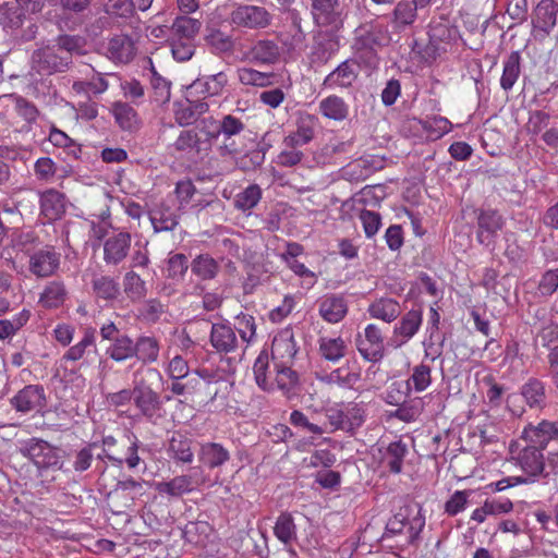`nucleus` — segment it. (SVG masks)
Returning <instances> with one entry per match:
<instances>
[{"label": "nucleus", "mask_w": 558, "mask_h": 558, "mask_svg": "<svg viewBox=\"0 0 558 558\" xmlns=\"http://www.w3.org/2000/svg\"><path fill=\"white\" fill-rule=\"evenodd\" d=\"M161 373L154 367H140L133 373L134 405L148 421L162 417L163 402L160 395L151 388L154 380H161Z\"/></svg>", "instance_id": "1"}, {"label": "nucleus", "mask_w": 558, "mask_h": 558, "mask_svg": "<svg viewBox=\"0 0 558 558\" xmlns=\"http://www.w3.org/2000/svg\"><path fill=\"white\" fill-rule=\"evenodd\" d=\"M40 116V111L34 102L27 98L12 93L0 96L1 122L13 130L28 133Z\"/></svg>", "instance_id": "2"}, {"label": "nucleus", "mask_w": 558, "mask_h": 558, "mask_svg": "<svg viewBox=\"0 0 558 558\" xmlns=\"http://www.w3.org/2000/svg\"><path fill=\"white\" fill-rule=\"evenodd\" d=\"M217 134H221L217 153L222 158H235L248 148L247 142L252 144L255 142L246 124L233 114H225L218 120Z\"/></svg>", "instance_id": "3"}, {"label": "nucleus", "mask_w": 558, "mask_h": 558, "mask_svg": "<svg viewBox=\"0 0 558 558\" xmlns=\"http://www.w3.org/2000/svg\"><path fill=\"white\" fill-rule=\"evenodd\" d=\"M409 515V507L400 509L398 513L388 520L381 539L390 541L396 537H401V546L416 544L425 526V517L422 514L421 507L413 518L410 519Z\"/></svg>", "instance_id": "4"}, {"label": "nucleus", "mask_w": 558, "mask_h": 558, "mask_svg": "<svg viewBox=\"0 0 558 558\" xmlns=\"http://www.w3.org/2000/svg\"><path fill=\"white\" fill-rule=\"evenodd\" d=\"M544 448L539 445H525L515 442L510 446L511 458L525 476H514L515 483L531 484L539 477L546 476Z\"/></svg>", "instance_id": "5"}, {"label": "nucleus", "mask_w": 558, "mask_h": 558, "mask_svg": "<svg viewBox=\"0 0 558 558\" xmlns=\"http://www.w3.org/2000/svg\"><path fill=\"white\" fill-rule=\"evenodd\" d=\"M0 25L15 40L25 43L36 37L38 26L16 2L0 3Z\"/></svg>", "instance_id": "6"}, {"label": "nucleus", "mask_w": 558, "mask_h": 558, "mask_svg": "<svg viewBox=\"0 0 558 558\" xmlns=\"http://www.w3.org/2000/svg\"><path fill=\"white\" fill-rule=\"evenodd\" d=\"M348 5L341 0H311V14L315 25L331 33L340 32L348 17Z\"/></svg>", "instance_id": "7"}, {"label": "nucleus", "mask_w": 558, "mask_h": 558, "mask_svg": "<svg viewBox=\"0 0 558 558\" xmlns=\"http://www.w3.org/2000/svg\"><path fill=\"white\" fill-rule=\"evenodd\" d=\"M20 453L31 460L38 470L63 469L59 449L40 438H31L19 448Z\"/></svg>", "instance_id": "8"}, {"label": "nucleus", "mask_w": 558, "mask_h": 558, "mask_svg": "<svg viewBox=\"0 0 558 558\" xmlns=\"http://www.w3.org/2000/svg\"><path fill=\"white\" fill-rule=\"evenodd\" d=\"M71 64L69 53H59L51 44L38 47L32 52L31 69L39 75H53L65 72Z\"/></svg>", "instance_id": "9"}, {"label": "nucleus", "mask_w": 558, "mask_h": 558, "mask_svg": "<svg viewBox=\"0 0 558 558\" xmlns=\"http://www.w3.org/2000/svg\"><path fill=\"white\" fill-rule=\"evenodd\" d=\"M271 21L272 15L269 11L255 4H239L230 14L231 24L247 29L266 28L271 24Z\"/></svg>", "instance_id": "10"}, {"label": "nucleus", "mask_w": 558, "mask_h": 558, "mask_svg": "<svg viewBox=\"0 0 558 558\" xmlns=\"http://www.w3.org/2000/svg\"><path fill=\"white\" fill-rule=\"evenodd\" d=\"M477 232L476 239L480 244L494 248L498 232L502 230L506 220L502 215L492 208H482L476 211Z\"/></svg>", "instance_id": "11"}, {"label": "nucleus", "mask_w": 558, "mask_h": 558, "mask_svg": "<svg viewBox=\"0 0 558 558\" xmlns=\"http://www.w3.org/2000/svg\"><path fill=\"white\" fill-rule=\"evenodd\" d=\"M356 348L364 360L368 362H378L384 357V338L380 329L369 324L364 330V336L356 338Z\"/></svg>", "instance_id": "12"}, {"label": "nucleus", "mask_w": 558, "mask_h": 558, "mask_svg": "<svg viewBox=\"0 0 558 558\" xmlns=\"http://www.w3.org/2000/svg\"><path fill=\"white\" fill-rule=\"evenodd\" d=\"M359 72V62L355 59H347L325 77L323 86L330 89L352 87Z\"/></svg>", "instance_id": "13"}, {"label": "nucleus", "mask_w": 558, "mask_h": 558, "mask_svg": "<svg viewBox=\"0 0 558 558\" xmlns=\"http://www.w3.org/2000/svg\"><path fill=\"white\" fill-rule=\"evenodd\" d=\"M98 448L97 442H89L80 448L72 449L68 453L69 468L62 469L64 472H73L76 475H82L87 472L96 459H102V453L95 454V450Z\"/></svg>", "instance_id": "14"}, {"label": "nucleus", "mask_w": 558, "mask_h": 558, "mask_svg": "<svg viewBox=\"0 0 558 558\" xmlns=\"http://www.w3.org/2000/svg\"><path fill=\"white\" fill-rule=\"evenodd\" d=\"M11 404L22 413L39 411L46 404L45 390L39 385L25 386L11 399Z\"/></svg>", "instance_id": "15"}, {"label": "nucleus", "mask_w": 558, "mask_h": 558, "mask_svg": "<svg viewBox=\"0 0 558 558\" xmlns=\"http://www.w3.org/2000/svg\"><path fill=\"white\" fill-rule=\"evenodd\" d=\"M60 265V254L52 246H45L29 257V271L37 277L53 275Z\"/></svg>", "instance_id": "16"}, {"label": "nucleus", "mask_w": 558, "mask_h": 558, "mask_svg": "<svg viewBox=\"0 0 558 558\" xmlns=\"http://www.w3.org/2000/svg\"><path fill=\"white\" fill-rule=\"evenodd\" d=\"M148 216L156 233L172 231L179 225L180 208H173L166 202H161L149 210Z\"/></svg>", "instance_id": "17"}, {"label": "nucleus", "mask_w": 558, "mask_h": 558, "mask_svg": "<svg viewBox=\"0 0 558 558\" xmlns=\"http://www.w3.org/2000/svg\"><path fill=\"white\" fill-rule=\"evenodd\" d=\"M131 241L132 238L129 232L110 235L104 243V262L107 265H119L128 256Z\"/></svg>", "instance_id": "18"}, {"label": "nucleus", "mask_w": 558, "mask_h": 558, "mask_svg": "<svg viewBox=\"0 0 558 558\" xmlns=\"http://www.w3.org/2000/svg\"><path fill=\"white\" fill-rule=\"evenodd\" d=\"M318 313L329 324L341 322L348 313V302L339 294H327L318 301Z\"/></svg>", "instance_id": "19"}, {"label": "nucleus", "mask_w": 558, "mask_h": 558, "mask_svg": "<svg viewBox=\"0 0 558 558\" xmlns=\"http://www.w3.org/2000/svg\"><path fill=\"white\" fill-rule=\"evenodd\" d=\"M423 322V312L421 308H413L407 312L400 322L393 328V338L400 347L411 340L418 331Z\"/></svg>", "instance_id": "20"}, {"label": "nucleus", "mask_w": 558, "mask_h": 558, "mask_svg": "<svg viewBox=\"0 0 558 558\" xmlns=\"http://www.w3.org/2000/svg\"><path fill=\"white\" fill-rule=\"evenodd\" d=\"M381 168V161L367 156L348 163L341 169V175L348 181H364Z\"/></svg>", "instance_id": "21"}, {"label": "nucleus", "mask_w": 558, "mask_h": 558, "mask_svg": "<svg viewBox=\"0 0 558 558\" xmlns=\"http://www.w3.org/2000/svg\"><path fill=\"white\" fill-rule=\"evenodd\" d=\"M558 3L555 0H541L533 11L532 24L549 34L557 23Z\"/></svg>", "instance_id": "22"}, {"label": "nucleus", "mask_w": 558, "mask_h": 558, "mask_svg": "<svg viewBox=\"0 0 558 558\" xmlns=\"http://www.w3.org/2000/svg\"><path fill=\"white\" fill-rule=\"evenodd\" d=\"M210 343L219 353H231L238 348V338L233 328L227 324H213Z\"/></svg>", "instance_id": "23"}, {"label": "nucleus", "mask_w": 558, "mask_h": 558, "mask_svg": "<svg viewBox=\"0 0 558 558\" xmlns=\"http://www.w3.org/2000/svg\"><path fill=\"white\" fill-rule=\"evenodd\" d=\"M384 32L383 27L373 22L361 24L354 31V47H360L361 49L366 48H375L377 49L383 45L384 40Z\"/></svg>", "instance_id": "24"}, {"label": "nucleus", "mask_w": 558, "mask_h": 558, "mask_svg": "<svg viewBox=\"0 0 558 558\" xmlns=\"http://www.w3.org/2000/svg\"><path fill=\"white\" fill-rule=\"evenodd\" d=\"M136 54L134 40L124 34L113 36L108 44L109 58L119 63H129Z\"/></svg>", "instance_id": "25"}, {"label": "nucleus", "mask_w": 558, "mask_h": 558, "mask_svg": "<svg viewBox=\"0 0 558 558\" xmlns=\"http://www.w3.org/2000/svg\"><path fill=\"white\" fill-rule=\"evenodd\" d=\"M160 341L153 335H141L134 341L133 357L144 365L156 363L159 359Z\"/></svg>", "instance_id": "26"}, {"label": "nucleus", "mask_w": 558, "mask_h": 558, "mask_svg": "<svg viewBox=\"0 0 558 558\" xmlns=\"http://www.w3.org/2000/svg\"><path fill=\"white\" fill-rule=\"evenodd\" d=\"M40 213L49 221L60 219L65 213V196L57 190H47L40 195Z\"/></svg>", "instance_id": "27"}, {"label": "nucleus", "mask_w": 558, "mask_h": 558, "mask_svg": "<svg viewBox=\"0 0 558 558\" xmlns=\"http://www.w3.org/2000/svg\"><path fill=\"white\" fill-rule=\"evenodd\" d=\"M558 421L543 420L537 425L530 424L522 433L526 441L539 445L546 449L550 440H554Z\"/></svg>", "instance_id": "28"}, {"label": "nucleus", "mask_w": 558, "mask_h": 558, "mask_svg": "<svg viewBox=\"0 0 558 558\" xmlns=\"http://www.w3.org/2000/svg\"><path fill=\"white\" fill-rule=\"evenodd\" d=\"M90 284L92 293L96 300L112 302L120 295V284L111 276L94 275Z\"/></svg>", "instance_id": "29"}, {"label": "nucleus", "mask_w": 558, "mask_h": 558, "mask_svg": "<svg viewBox=\"0 0 558 558\" xmlns=\"http://www.w3.org/2000/svg\"><path fill=\"white\" fill-rule=\"evenodd\" d=\"M296 344L292 333L283 332L276 336L271 344V357L274 364L278 363H291L296 354Z\"/></svg>", "instance_id": "30"}, {"label": "nucleus", "mask_w": 558, "mask_h": 558, "mask_svg": "<svg viewBox=\"0 0 558 558\" xmlns=\"http://www.w3.org/2000/svg\"><path fill=\"white\" fill-rule=\"evenodd\" d=\"M198 457L205 466L216 469L230 460V452L221 444L205 442L201 446Z\"/></svg>", "instance_id": "31"}, {"label": "nucleus", "mask_w": 558, "mask_h": 558, "mask_svg": "<svg viewBox=\"0 0 558 558\" xmlns=\"http://www.w3.org/2000/svg\"><path fill=\"white\" fill-rule=\"evenodd\" d=\"M348 344L341 337H320L318 339V353L322 359L330 363H338L345 356Z\"/></svg>", "instance_id": "32"}, {"label": "nucleus", "mask_w": 558, "mask_h": 558, "mask_svg": "<svg viewBox=\"0 0 558 558\" xmlns=\"http://www.w3.org/2000/svg\"><path fill=\"white\" fill-rule=\"evenodd\" d=\"M276 369L275 387L283 392L288 398L295 395V388L299 384V374L293 371L290 363H276L274 364Z\"/></svg>", "instance_id": "33"}, {"label": "nucleus", "mask_w": 558, "mask_h": 558, "mask_svg": "<svg viewBox=\"0 0 558 558\" xmlns=\"http://www.w3.org/2000/svg\"><path fill=\"white\" fill-rule=\"evenodd\" d=\"M190 266L191 272L202 281L214 280L220 270L218 262L208 253L196 255Z\"/></svg>", "instance_id": "34"}, {"label": "nucleus", "mask_w": 558, "mask_h": 558, "mask_svg": "<svg viewBox=\"0 0 558 558\" xmlns=\"http://www.w3.org/2000/svg\"><path fill=\"white\" fill-rule=\"evenodd\" d=\"M252 60L263 64H274L280 57L279 46L270 39H259L250 49Z\"/></svg>", "instance_id": "35"}, {"label": "nucleus", "mask_w": 558, "mask_h": 558, "mask_svg": "<svg viewBox=\"0 0 558 558\" xmlns=\"http://www.w3.org/2000/svg\"><path fill=\"white\" fill-rule=\"evenodd\" d=\"M68 298V291L62 281H49L39 296V304L45 308H57Z\"/></svg>", "instance_id": "36"}, {"label": "nucleus", "mask_w": 558, "mask_h": 558, "mask_svg": "<svg viewBox=\"0 0 558 558\" xmlns=\"http://www.w3.org/2000/svg\"><path fill=\"white\" fill-rule=\"evenodd\" d=\"M368 313L373 318L391 323L401 314V306L393 299L381 298L369 305Z\"/></svg>", "instance_id": "37"}, {"label": "nucleus", "mask_w": 558, "mask_h": 558, "mask_svg": "<svg viewBox=\"0 0 558 558\" xmlns=\"http://www.w3.org/2000/svg\"><path fill=\"white\" fill-rule=\"evenodd\" d=\"M319 112L327 119L343 121L349 116V106L343 98L330 95L319 102Z\"/></svg>", "instance_id": "38"}, {"label": "nucleus", "mask_w": 558, "mask_h": 558, "mask_svg": "<svg viewBox=\"0 0 558 558\" xmlns=\"http://www.w3.org/2000/svg\"><path fill=\"white\" fill-rule=\"evenodd\" d=\"M322 383L337 385L341 388L351 389L361 379L360 373L350 369L349 366H341L328 374L319 376Z\"/></svg>", "instance_id": "39"}, {"label": "nucleus", "mask_w": 558, "mask_h": 558, "mask_svg": "<svg viewBox=\"0 0 558 558\" xmlns=\"http://www.w3.org/2000/svg\"><path fill=\"white\" fill-rule=\"evenodd\" d=\"M521 395L530 408L542 409L546 405L545 385L537 378H530L522 386Z\"/></svg>", "instance_id": "40"}, {"label": "nucleus", "mask_w": 558, "mask_h": 558, "mask_svg": "<svg viewBox=\"0 0 558 558\" xmlns=\"http://www.w3.org/2000/svg\"><path fill=\"white\" fill-rule=\"evenodd\" d=\"M134 341L126 335L122 333L119 338L114 339L107 348L106 355L112 361L122 363L133 357Z\"/></svg>", "instance_id": "41"}, {"label": "nucleus", "mask_w": 558, "mask_h": 558, "mask_svg": "<svg viewBox=\"0 0 558 558\" xmlns=\"http://www.w3.org/2000/svg\"><path fill=\"white\" fill-rule=\"evenodd\" d=\"M521 73V54L519 51H512L504 61L500 86L504 90H510L518 81Z\"/></svg>", "instance_id": "42"}, {"label": "nucleus", "mask_w": 558, "mask_h": 558, "mask_svg": "<svg viewBox=\"0 0 558 558\" xmlns=\"http://www.w3.org/2000/svg\"><path fill=\"white\" fill-rule=\"evenodd\" d=\"M408 453V447L401 440L392 441L388 445L383 462L390 472L399 474L402 471L403 460Z\"/></svg>", "instance_id": "43"}, {"label": "nucleus", "mask_w": 558, "mask_h": 558, "mask_svg": "<svg viewBox=\"0 0 558 558\" xmlns=\"http://www.w3.org/2000/svg\"><path fill=\"white\" fill-rule=\"evenodd\" d=\"M268 145L258 143L256 147L243 151L236 156V166L243 171H252L260 167L265 161V155Z\"/></svg>", "instance_id": "44"}, {"label": "nucleus", "mask_w": 558, "mask_h": 558, "mask_svg": "<svg viewBox=\"0 0 558 558\" xmlns=\"http://www.w3.org/2000/svg\"><path fill=\"white\" fill-rule=\"evenodd\" d=\"M205 144L206 142H202L198 132L191 129L182 131L173 146L178 151L201 154L202 151H205Z\"/></svg>", "instance_id": "45"}, {"label": "nucleus", "mask_w": 558, "mask_h": 558, "mask_svg": "<svg viewBox=\"0 0 558 558\" xmlns=\"http://www.w3.org/2000/svg\"><path fill=\"white\" fill-rule=\"evenodd\" d=\"M199 27L201 23L198 20L192 19L187 15L178 16L171 26V37L193 41V38L198 33Z\"/></svg>", "instance_id": "46"}, {"label": "nucleus", "mask_w": 558, "mask_h": 558, "mask_svg": "<svg viewBox=\"0 0 558 558\" xmlns=\"http://www.w3.org/2000/svg\"><path fill=\"white\" fill-rule=\"evenodd\" d=\"M254 378L257 386L264 391L275 389V383L268 377L269 357L266 351H262L253 365Z\"/></svg>", "instance_id": "47"}, {"label": "nucleus", "mask_w": 558, "mask_h": 558, "mask_svg": "<svg viewBox=\"0 0 558 558\" xmlns=\"http://www.w3.org/2000/svg\"><path fill=\"white\" fill-rule=\"evenodd\" d=\"M123 289L132 302H138L146 296L147 288L145 281L133 270L125 272L123 277Z\"/></svg>", "instance_id": "48"}, {"label": "nucleus", "mask_w": 558, "mask_h": 558, "mask_svg": "<svg viewBox=\"0 0 558 558\" xmlns=\"http://www.w3.org/2000/svg\"><path fill=\"white\" fill-rule=\"evenodd\" d=\"M95 332L94 328H86L83 338L76 344L70 347L61 360L64 362H76L83 359L87 349L95 347Z\"/></svg>", "instance_id": "49"}, {"label": "nucleus", "mask_w": 558, "mask_h": 558, "mask_svg": "<svg viewBox=\"0 0 558 558\" xmlns=\"http://www.w3.org/2000/svg\"><path fill=\"white\" fill-rule=\"evenodd\" d=\"M340 409L342 410L345 433L352 434L356 428L362 426L365 421V411L362 405L357 403H342L340 404Z\"/></svg>", "instance_id": "50"}, {"label": "nucleus", "mask_w": 558, "mask_h": 558, "mask_svg": "<svg viewBox=\"0 0 558 558\" xmlns=\"http://www.w3.org/2000/svg\"><path fill=\"white\" fill-rule=\"evenodd\" d=\"M193 488L192 477L189 475H180L173 477L169 482H160L157 484V490L160 494H167L171 497H179Z\"/></svg>", "instance_id": "51"}, {"label": "nucleus", "mask_w": 558, "mask_h": 558, "mask_svg": "<svg viewBox=\"0 0 558 558\" xmlns=\"http://www.w3.org/2000/svg\"><path fill=\"white\" fill-rule=\"evenodd\" d=\"M274 533L276 537L286 545L296 539V526L291 513L282 512L278 517Z\"/></svg>", "instance_id": "52"}, {"label": "nucleus", "mask_w": 558, "mask_h": 558, "mask_svg": "<svg viewBox=\"0 0 558 558\" xmlns=\"http://www.w3.org/2000/svg\"><path fill=\"white\" fill-rule=\"evenodd\" d=\"M112 112L117 123L122 130L133 131L137 128V113L129 104L116 102Z\"/></svg>", "instance_id": "53"}, {"label": "nucleus", "mask_w": 558, "mask_h": 558, "mask_svg": "<svg viewBox=\"0 0 558 558\" xmlns=\"http://www.w3.org/2000/svg\"><path fill=\"white\" fill-rule=\"evenodd\" d=\"M260 198V186L258 184H251L235 195L234 207L241 211H248L259 203Z\"/></svg>", "instance_id": "54"}, {"label": "nucleus", "mask_w": 558, "mask_h": 558, "mask_svg": "<svg viewBox=\"0 0 558 558\" xmlns=\"http://www.w3.org/2000/svg\"><path fill=\"white\" fill-rule=\"evenodd\" d=\"M31 317L28 310H23L12 319H0V340L14 336L23 326L27 324Z\"/></svg>", "instance_id": "55"}, {"label": "nucleus", "mask_w": 558, "mask_h": 558, "mask_svg": "<svg viewBox=\"0 0 558 558\" xmlns=\"http://www.w3.org/2000/svg\"><path fill=\"white\" fill-rule=\"evenodd\" d=\"M190 264L187 256L183 253H174L169 254V257L167 258V278H170L172 280H179L184 277L189 269Z\"/></svg>", "instance_id": "56"}, {"label": "nucleus", "mask_w": 558, "mask_h": 558, "mask_svg": "<svg viewBox=\"0 0 558 558\" xmlns=\"http://www.w3.org/2000/svg\"><path fill=\"white\" fill-rule=\"evenodd\" d=\"M150 84L153 88V98L159 105H163L171 97V82L151 70Z\"/></svg>", "instance_id": "57"}, {"label": "nucleus", "mask_w": 558, "mask_h": 558, "mask_svg": "<svg viewBox=\"0 0 558 558\" xmlns=\"http://www.w3.org/2000/svg\"><path fill=\"white\" fill-rule=\"evenodd\" d=\"M58 47L59 53H69L72 59L74 52H80L85 46V39L78 35H59L51 44Z\"/></svg>", "instance_id": "58"}, {"label": "nucleus", "mask_w": 558, "mask_h": 558, "mask_svg": "<svg viewBox=\"0 0 558 558\" xmlns=\"http://www.w3.org/2000/svg\"><path fill=\"white\" fill-rule=\"evenodd\" d=\"M170 451L173 457L184 463L193 461V451L191 449V440L183 436L172 437L170 441Z\"/></svg>", "instance_id": "59"}, {"label": "nucleus", "mask_w": 558, "mask_h": 558, "mask_svg": "<svg viewBox=\"0 0 558 558\" xmlns=\"http://www.w3.org/2000/svg\"><path fill=\"white\" fill-rule=\"evenodd\" d=\"M317 125V118L313 114H302L296 123L295 134L301 138V142L308 144L315 134Z\"/></svg>", "instance_id": "60"}, {"label": "nucleus", "mask_w": 558, "mask_h": 558, "mask_svg": "<svg viewBox=\"0 0 558 558\" xmlns=\"http://www.w3.org/2000/svg\"><path fill=\"white\" fill-rule=\"evenodd\" d=\"M239 80L244 85L267 86L271 83V75L254 69L243 68L238 71Z\"/></svg>", "instance_id": "61"}, {"label": "nucleus", "mask_w": 558, "mask_h": 558, "mask_svg": "<svg viewBox=\"0 0 558 558\" xmlns=\"http://www.w3.org/2000/svg\"><path fill=\"white\" fill-rule=\"evenodd\" d=\"M416 10L411 2H399L393 10V22L399 26L411 25L416 19Z\"/></svg>", "instance_id": "62"}, {"label": "nucleus", "mask_w": 558, "mask_h": 558, "mask_svg": "<svg viewBox=\"0 0 558 558\" xmlns=\"http://www.w3.org/2000/svg\"><path fill=\"white\" fill-rule=\"evenodd\" d=\"M234 328L244 342H251L256 333L255 319L252 315L241 313L235 317Z\"/></svg>", "instance_id": "63"}, {"label": "nucleus", "mask_w": 558, "mask_h": 558, "mask_svg": "<svg viewBox=\"0 0 558 558\" xmlns=\"http://www.w3.org/2000/svg\"><path fill=\"white\" fill-rule=\"evenodd\" d=\"M206 40L218 52H230L233 50L234 43L232 37L219 29L211 31L207 35Z\"/></svg>", "instance_id": "64"}]
</instances>
